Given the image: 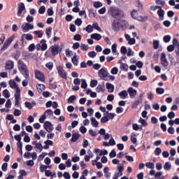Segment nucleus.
Returning a JSON list of instances; mask_svg holds the SVG:
<instances>
[{
  "mask_svg": "<svg viewBox=\"0 0 179 179\" xmlns=\"http://www.w3.org/2000/svg\"><path fill=\"white\" fill-rule=\"evenodd\" d=\"M158 122H159V120L155 117H151L152 124H157Z\"/></svg>",
  "mask_w": 179,
  "mask_h": 179,
  "instance_id": "obj_61",
  "label": "nucleus"
},
{
  "mask_svg": "<svg viewBox=\"0 0 179 179\" xmlns=\"http://www.w3.org/2000/svg\"><path fill=\"white\" fill-rule=\"evenodd\" d=\"M79 139V134H73L71 138V142H76Z\"/></svg>",
  "mask_w": 179,
  "mask_h": 179,
  "instance_id": "obj_30",
  "label": "nucleus"
},
{
  "mask_svg": "<svg viewBox=\"0 0 179 179\" xmlns=\"http://www.w3.org/2000/svg\"><path fill=\"white\" fill-rule=\"evenodd\" d=\"M35 77L41 82H45V76H44V73L39 70H35Z\"/></svg>",
  "mask_w": 179,
  "mask_h": 179,
  "instance_id": "obj_6",
  "label": "nucleus"
},
{
  "mask_svg": "<svg viewBox=\"0 0 179 179\" xmlns=\"http://www.w3.org/2000/svg\"><path fill=\"white\" fill-rule=\"evenodd\" d=\"M66 57H71V55H73V52L69 49H66Z\"/></svg>",
  "mask_w": 179,
  "mask_h": 179,
  "instance_id": "obj_47",
  "label": "nucleus"
},
{
  "mask_svg": "<svg viewBox=\"0 0 179 179\" xmlns=\"http://www.w3.org/2000/svg\"><path fill=\"white\" fill-rule=\"evenodd\" d=\"M164 170L169 171L171 169V164L170 162H166L165 165L164 166Z\"/></svg>",
  "mask_w": 179,
  "mask_h": 179,
  "instance_id": "obj_36",
  "label": "nucleus"
},
{
  "mask_svg": "<svg viewBox=\"0 0 179 179\" xmlns=\"http://www.w3.org/2000/svg\"><path fill=\"white\" fill-rule=\"evenodd\" d=\"M15 39V36H12L11 37L8 38L4 43V45H9V44L12 43V41Z\"/></svg>",
  "mask_w": 179,
  "mask_h": 179,
  "instance_id": "obj_25",
  "label": "nucleus"
},
{
  "mask_svg": "<svg viewBox=\"0 0 179 179\" xmlns=\"http://www.w3.org/2000/svg\"><path fill=\"white\" fill-rule=\"evenodd\" d=\"M115 2L119 6H122V5L124 3V0H115Z\"/></svg>",
  "mask_w": 179,
  "mask_h": 179,
  "instance_id": "obj_48",
  "label": "nucleus"
},
{
  "mask_svg": "<svg viewBox=\"0 0 179 179\" xmlns=\"http://www.w3.org/2000/svg\"><path fill=\"white\" fill-rule=\"evenodd\" d=\"M169 3L171 6H175L174 9L179 10V3L176 4L175 0H169Z\"/></svg>",
  "mask_w": 179,
  "mask_h": 179,
  "instance_id": "obj_21",
  "label": "nucleus"
},
{
  "mask_svg": "<svg viewBox=\"0 0 179 179\" xmlns=\"http://www.w3.org/2000/svg\"><path fill=\"white\" fill-rule=\"evenodd\" d=\"M51 51L53 55H57V54H58V51H59V48L58 45H53L51 47Z\"/></svg>",
  "mask_w": 179,
  "mask_h": 179,
  "instance_id": "obj_18",
  "label": "nucleus"
},
{
  "mask_svg": "<svg viewBox=\"0 0 179 179\" xmlns=\"http://www.w3.org/2000/svg\"><path fill=\"white\" fill-rule=\"evenodd\" d=\"M106 87L108 89V92H109V93H113V92H114V85L113 84L107 83L106 84Z\"/></svg>",
  "mask_w": 179,
  "mask_h": 179,
  "instance_id": "obj_16",
  "label": "nucleus"
},
{
  "mask_svg": "<svg viewBox=\"0 0 179 179\" xmlns=\"http://www.w3.org/2000/svg\"><path fill=\"white\" fill-rule=\"evenodd\" d=\"M21 29L23 30V31H29V30H33V29H34V25L29 22H24L21 27Z\"/></svg>",
  "mask_w": 179,
  "mask_h": 179,
  "instance_id": "obj_8",
  "label": "nucleus"
},
{
  "mask_svg": "<svg viewBox=\"0 0 179 179\" xmlns=\"http://www.w3.org/2000/svg\"><path fill=\"white\" fill-rule=\"evenodd\" d=\"M24 40H33V36L31 34H23L22 36V44L24 45Z\"/></svg>",
  "mask_w": 179,
  "mask_h": 179,
  "instance_id": "obj_15",
  "label": "nucleus"
},
{
  "mask_svg": "<svg viewBox=\"0 0 179 179\" xmlns=\"http://www.w3.org/2000/svg\"><path fill=\"white\" fill-rule=\"evenodd\" d=\"M156 3L157 5L164 6L166 4V1H164V0H156Z\"/></svg>",
  "mask_w": 179,
  "mask_h": 179,
  "instance_id": "obj_51",
  "label": "nucleus"
},
{
  "mask_svg": "<svg viewBox=\"0 0 179 179\" xmlns=\"http://www.w3.org/2000/svg\"><path fill=\"white\" fill-rule=\"evenodd\" d=\"M45 156H47V153L45 152H43L41 155H39L38 158V162H41V160H43L45 157Z\"/></svg>",
  "mask_w": 179,
  "mask_h": 179,
  "instance_id": "obj_41",
  "label": "nucleus"
},
{
  "mask_svg": "<svg viewBox=\"0 0 179 179\" xmlns=\"http://www.w3.org/2000/svg\"><path fill=\"white\" fill-rule=\"evenodd\" d=\"M94 8H101V6H103V4L99 1H95L94 3Z\"/></svg>",
  "mask_w": 179,
  "mask_h": 179,
  "instance_id": "obj_43",
  "label": "nucleus"
},
{
  "mask_svg": "<svg viewBox=\"0 0 179 179\" xmlns=\"http://www.w3.org/2000/svg\"><path fill=\"white\" fill-rule=\"evenodd\" d=\"M89 134L91 135V136H97V132L93 131L92 129L89 130Z\"/></svg>",
  "mask_w": 179,
  "mask_h": 179,
  "instance_id": "obj_58",
  "label": "nucleus"
},
{
  "mask_svg": "<svg viewBox=\"0 0 179 179\" xmlns=\"http://www.w3.org/2000/svg\"><path fill=\"white\" fill-rule=\"evenodd\" d=\"M78 57L77 55H74L73 57L71 59V62L75 65L76 66H78Z\"/></svg>",
  "mask_w": 179,
  "mask_h": 179,
  "instance_id": "obj_31",
  "label": "nucleus"
},
{
  "mask_svg": "<svg viewBox=\"0 0 179 179\" xmlns=\"http://www.w3.org/2000/svg\"><path fill=\"white\" fill-rule=\"evenodd\" d=\"M109 15L115 19L124 17V11L121 9L114 8L113 7L109 8Z\"/></svg>",
  "mask_w": 179,
  "mask_h": 179,
  "instance_id": "obj_2",
  "label": "nucleus"
},
{
  "mask_svg": "<svg viewBox=\"0 0 179 179\" xmlns=\"http://www.w3.org/2000/svg\"><path fill=\"white\" fill-rule=\"evenodd\" d=\"M93 40H96V41L101 40V35L100 34H91V38L87 39L88 44H93Z\"/></svg>",
  "mask_w": 179,
  "mask_h": 179,
  "instance_id": "obj_5",
  "label": "nucleus"
},
{
  "mask_svg": "<svg viewBox=\"0 0 179 179\" xmlns=\"http://www.w3.org/2000/svg\"><path fill=\"white\" fill-rule=\"evenodd\" d=\"M58 73L61 78H64V79H66V72L64 69L61 66H59L57 68Z\"/></svg>",
  "mask_w": 179,
  "mask_h": 179,
  "instance_id": "obj_12",
  "label": "nucleus"
},
{
  "mask_svg": "<svg viewBox=\"0 0 179 179\" xmlns=\"http://www.w3.org/2000/svg\"><path fill=\"white\" fill-rule=\"evenodd\" d=\"M48 169V166L45 165L41 164L40 166V170L41 173H44V170H46Z\"/></svg>",
  "mask_w": 179,
  "mask_h": 179,
  "instance_id": "obj_59",
  "label": "nucleus"
},
{
  "mask_svg": "<svg viewBox=\"0 0 179 179\" xmlns=\"http://www.w3.org/2000/svg\"><path fill=\"white\" fill-rule=\"evenodd\" d=\"M14 131H20V125L19 124H15L13 127Z\"/></svg>",
  "mask_w": 179,
  "mask_h": 179,
  "instance_id": "obj_64",
  "label": "nucleus"
},
{
  "mask_svg": "<svg viewBox=\"0 0 179 179\" xmlns=\"http://www.w3.org/2000/svg\"><path fill=\"white\" fill-rule=\"evenodd\" d=\"M104 89H105L104 83H103L102 85H99L96 87V91L97 92V93H100V92H104Z\"/></svg>",
  "mask_w": 179,
  "mask_h": 179,
  "instance_id": "obj_20",
  "label": "nucleus"
},
{
  "mask_svg": "<svg viewBox=\"0 0 179 179\" xmlns=\"http://www.w3.org/2000/svg\"><path fill=\"white\" fill-rule=\"evenodd\" d=\"M157 15L159 16V20H163L164 19V11L160 7L159 10L157 11Z\"/></svg>",
  "mask_w": 179,
  "mask_h": 179,
  "instance_id": "obj_19",
  "label": "nucleus"
},
{
  "mask_svg": "<svg viewBox=\"0 0 179 179\" xmlns=\"http://www.w3.org/2000/svg\"><path fill=\"white\" fill-rule=\"evenodd\" d=\"M155 155L156 156H159V155H160V153H162V148H157L154 152Z\"/></svg>",
  "mask_w": 179,
  "mask_h": 179,
  "instance_id": "obj_44",
  "label": "nucleus"
},
{
  "mask_svg": "<svg viewBox=\"0 0 179 179\" xmlns=\"http://www.w3.org/2000/svg\"><path fill=\"white\" fill-rule=\"evenodd\" d=\"M121 176H122V173L117 172L115 174V177L113 178V179H118V178Z\"/></svg>",
  "mask_w": 179,
  "mask_h": 179,
  "instance_id": "obj_63",
  "label": "nucleus"
},
{
  "mask_svg": "<svg viewBox=\"0 0 179 179\" xmlns=\"http://www.w3.org/2000/svg\"><path fill=\"white\" fill-rule=\"evenodd\" d=\"M24 9H26V7H24V3H20L18 6V11L17 13V16H22V13L23 12V10H24Z\"/></svg>",
  "mask_w": 179,
  "mask_h": 179,
  "instance_id": "obj_14",
  "label": "nucleus"
},
{
  "mask_svg": "<svg viewBox=\"0 0 179 179\" xmlns=\"http://www.w3.org/2000/svg\"><path fill=\"white\" fill-rule=\"evenodd\" d=\"M92 29H95V30H98V31H101V28L99 27V24L97 22L93 24Z\"/></svg>",
  "mask_w": 179,
  "mask_h": 179,
  "instance_id": "obj_35",
  "label": "nucleus"
},
{
  "mask_svg": "<svg viewBox=\"0 0 179 179\" xmlns=\"http://www.w3.org/2000/svg\"><path fill=\"white\" fill-rule=\"evenodd\" d=\"M174 117H176V113H174V112H170L168 114V118H169V120L174 118Z\"/></svg>",
  "mask_w": 179,
  "mask_h": 179,
  "instance_id": "obj_57",
  "label": "nucleus"
},
{
  "mask_svg": "<svg viewBox=\"0 0 179 179\" xmlns=\"http://www.w3.org/2000/svg\"><path fill=\"white\" fill-rule=\"evenodd\" d=\"M34 34H35V36H37L38 38H41V37H43V34L41 31H34Z\"/></svg>",
  "mask_w": 179,
  "mask_h": 179,
  "instance_id": "obj_39",
  "label": "nucleus"
},
{
  "mask_svg": "<svg viewBox=\"0 0 179 179\" xmlns=\"http://www.w3.org/2000/svg\"><path fill=\"white\" fill-rule=\"evenodd\" d=\"M156 169L157 170H158V171H160V170H162L163 169V166L162 165L161 163H157L156 164Z\"/></svg>",
  "mask_w": 179,
  "mask_h": 179,
  "instance_id": "obj_56",
  "label": "nucleus"
},
{
  "mask_svg": "<svg viewBox=\"0 0 179 179\" xmlns=\"http://www.w3.org/2000/svg\"><path fill=\"white\" fill-rule=\"evenodd\" d=\"M5 106L6 107V108H10V107H12V101H10V99H8L6 101Z\"/></svg>",
  "mask_w": 179,
  "mask_h": 179,
  "instance_id": "obj_40",
  "label": "nucleus"
},
{
  "mask_svg": "<svg viewBox=\"0 0 179 179\" xmlns=\"http://www.w3.org/2000/svg\"><path fill=\"white\" fill-rule=\"evenodd\" d=\"M108 117L103 116L101 118V124H106V122H108Z\"/></svg>",
  "mask_w": 179,
  "mask_h": 179,
  "instance_id": "obj_38",
  "label": "nucleus"
},
{
  "mask_svg": "<svg viewBox=\"0 0 179 179\" xmlns=\"http://www.w3.org/2000/svg\"><path fill=\"white\" fill-rule=\"evenodd\" d=\"M131 17L136 19V20H138V22H146L148 20L147 16L138 15L137 10H133L131 12Z\"/></svg>",
  "mask_w": 179,
  "mask_h": 179,
  "instance_id": "obj_4",
  "label": "nucleus"
},
{
  "mask_svg": "<svg viewBox=\"0 0 179 179\" xmlns=\"http://www.w3.org/2000/svg\"><path fill=\"white\" fill-rule=\"evenodd\" d=\"M130 97H134L136 96V90H134V88H129L127 90Z\"/></svg>",
  "mask_w": 179,
  "mask_h": 179,
  "instance_id": "obj_22",
  "label": "nucleus"
},
{
  "mask_svg": "<svg viewBox=\"0 0 179 179\" xmlns=\"http://www.w3.org/2000/svg\"><path fill=\"white\" fill-rule=\"evenodd\" d=\"M6 69H13V62L8 61L5 66Z\"/></svg>",
  "mask_w": 179,
  "mask_h": 179,
  "instance_id": "obj_23",
  "label": "nucleus"
},
{
  "mask_svg": "<svg viewBox=\"0 0 179 179\" xmlns=\"http://www.w3.org/2000/svg\"><path fill=\"white\" fill-rule=\"evenodd\" d=\"M18 68L22 75L24 76L26 79H27L29 76V69H27V66H26V64L23 63V62L19 60L18 61Z\"/></svg>",
  "mask_w": 179,
  "mask_h": 179,
  "instance_id": "obj_3",
  "label": "nucleus"
},
{
  "mask_svg": "<svg viewBox=\"0 0 179 179\" xmlns=\"http://www.w3.org/2000/svg\"><path fill=\"white\" fill-rule=\"evenodd\" d=\"M145 166L148 169H150L151 170H153L155 169V164L152 162H147L145 163Z\"/></svg>",
  "mask_w": 179,
  "mask_h": 179,
  "instance_id": "obj_33",
  "label": "nucleus"
},
{
  "mask_svg": "<svg viewBox=\"0 0 179 179\" xmlns=\"http://www.w3.org/2000/svg\"><path fill=\"white\" fill-rule=\"evenodd\" d=\"M156 92H157V94H163V93H164V89L157 88Z\"/></svg>",
  "mask_w": 179,
  "mask_h": 179,
  "instance_id": "obj_52",
  "label": "nucleus"
},
{
  "mask_svg": "<svg viewBox=\"0 0 179 179\" xmlns=\"http://www.w3.org/2000/svg\"><path fill=\"white\" fill-rule=\"evenodd\" d=\"M75 24H76V26H80V24H82V20L80 18L76 19L75 21Z\"/></svg>",
  "mask_w": 179,
  "mask_h": 179,
  "instance_id": "obj_60",
  "label": "nucleus"
},
{
  "mask_svg": "<svg viewBox=\"0 0 179 179\" xmlns=\"http://www.w3.org/2000/svg\"><path fill=\"white\" fill-rule=\"evenodd\" d=\"M45 66L46 68H48L50 71H51V69H52L54 67V64H52V62H48L45 64Z\"/></svg>",
  "mask_w": 179,
  "mask_h": 179,
  "instance_id": "obj_46",
  "label": "nucleus"
},
{
  "mask_svg": "<svg viewBox=\"0 0 179 179\" xmlns=\"http://www.w3.org/2000/svg\"><path fill=\"white\" fill-rule=\"evenodd\" d=\"M132 128H133L134 131H139V129H141V131H142V127L138 125V124H136V123L133 124Z\"/></svg>",
  "mask_w": 179,
  "mask_h": 179,
  "instance_id": "obj_27",
  "label": "nucleus"
},
{
  "mask_svg": "<svg viewBox=\"0 0 179 179\" xmlns=\"http://www.w3.org/2000/svg\"><path fill=\"white\" fill-rule=\"evenodd\" d=\"M63 176L66 179H71V175H69V173H68V172H64Z\"/></svg>",
  "mask_w": 179,
  "mask_h": 179,
  "instance_id": "obj_62",
  "label": "nucleus"
},
{
  "mask_svg": "<svg viewBox=\"0 0 179 179\" xmlns=\"http://www.w3.org/2000/svg\"><path fill=\"white\" fill-rule=\"evenodd\" d=\"M45 115V117H51V115H52V110H50V109H48L45 112V113H44V115Z\"/></svg>",
  "mask_w": 179,
  "mask_h": 179,
  "instance_id": "obj_34",
  "label": "nucleus"
},
{
  "mask_svg": "<svg viewBox=\"0 0 179 179\" xmlns=\"http://www.w3.org/2000/svg\"><path fill=\"white\" fill-rule=\"evenodd\" d=\"M161 62H162V65H163V66H169V62L167 61V59L166 58V53L162 52L161 54Z\"/></svg>",
  "mask_w": 179,
  "mask_h": 179,
  "instance_id": "obj_11",
  "label": "nucleus"
},
{
  "mask_svg": "<svg viewBox=\"0 0 179 179\" xmlns=\"http://www.w3.org/2000/svg\"><path fill=\"white\" fill-rule=\"evenodd\" d=\"M26 20H27V22H28V23H31V22H33V20H34V17H33L31 15H27L26 17Z\"/></svg>",
  "mask_w": 179,
  "mask_h": 179,
  "instance_id": "obj_45",
  "label": "nucleus"
},
{
  "mask_svg": "<svg viewBox=\"0 0 179 179\" xmlns=\"http://www.w3.org/2000/svg\"><path fill=\"white\" fill-rule=\"evenodd\" d=\"M143 96V94H141L138 96V99L136 101H134L132 104H131V107L132 108H136V107H138V105H140L141 103H142V97Z\"/></svg>",
  "mask_w": 179,
  "mask_h": 179,
  "instance_id": "obj_10",
  "label": "nucleus"
},
{
  "mask_svg": "<svg viewBox=\"0 0 179 179\" xmlns=\"http://www.w3.org/2000/svg\"><path fill=\"white\" fill-rule=\"evenodd\" d=\"M45 87V86L43 84H38L36 85V89L39 93H41L43 92V90Z\"/></svg>",
  "mask_w": 179,
  "mask_h": 179,
  "instance_id": "obj_26",
  "label": "nucleus"
},
{
  "mask_svg": "<svg viewBox=\"0 0 179 179\" xmlns=\"http://www.w3.org/2000/svg\"><path fill=\"white\" fill-rule=\"evenodd\" d=\"M99 76L103 80H107L108 78V72H107V70L106 69H101L99 71Z\"/></svg>",
  "mask_w": 179,
  "mask_h": 179,
  "instance_id": "obj_7",
  "label": "nucleus"
},
{
  "mask_svg": "<svg viewBox=\"0 0 179 179\" xmlns=\"http://www.w3.org/2000/svg\"><path fill=\"white\" fill-rule=\"evenodd\" d=\"M44 12H45V7L44 6H42L38 10V13H40L41 15H43Z\"/></svg>",
  "mask_w": 179,
  "mask_h": 179,
  "instance_id": "obj_50",
  "label": "nucleus"
},
{
  "mask_svg": "<svg viewBox=\"0 0 179 179\" xmlns=\"http://www.w3.org/2000/svg\"><path fill=\"white\" fill-rule=\"evenodd\" d=\"M3 95L6 99H9V97H10V94L8 90H4L3 91Z\"/></svg>",
  "mask_w": 179,
  "mask_h": 179,
  "instance_id": "obj_32",
  "label": "nucleus"
},
{
  "mask_svg": "<svg viewBox=\"0 0 179 179\" xmlns=\"http://www.w3.org/2000/svg\"><path fill=\"white\" fill-rule=\"evenodd\" d=\"M91 87H96L97 86V80H93L90 83Z\"/></svg>",
  "mask_w": 179,
  "mask_h": 179,
  "instance_id": "obj_49",
  "label": "nucleus"
},
{
  "mask_svg": "<svg viewBox=\"0 0 179 179\" xmlns=\"http://www.w3.org/2000/svg\"><path fill=\"white\" fill-rule=\"evenodd\" d=\"M43 128L47 131V132H52V131H54V127L52 126V124L50 122H45L43 124Z\"/></svg>",
  "mask_w": 179,
  "mask_h": 179,
  "instance_id": "obj_9",
  "label": "nucleus"
},
{
  "mask_svg": "<svg viewBox=\"0 0 179 179\" xmlns=\"http://www.w3.org/2000/svg\"><path fill=\"white\" fill-rule=\"evenodd\" d=\"M120 27H128V22L124 20H122L120 21Z\"/></svg>",
  "mask_w": 179,
  "mask_h": 179,
  "instance_id": "obj_29",
  "label": "nucleus"
},
{
  "mask_svg": "<svg viewBox=\"0 0 179 179\" xmlns=\"http://www.w3.org/2000/svg\"><path fill=\"white\" fill-rule=\"evenodd\" d=\"M85 30L87 33H92L93 31V26L92 25H88L86 28Z\"/></svg>",
  "mask_w": 179,
  "mask_h": 179,
  "instance_id": "obj_42",
  "label": "nucleus"
},
{
  "mask_svg": "<svg viewBox=\"0 0 179 179\" xmlns=\"http://www.w3.org/2000/svg\"><path fill=\"white\" fill-rule=\"evenodd\" d=\"M138 122L141 124V125H143V127H148V122H146V120H145V119H143L142 117L138 120Z\"/></svg>",
  "mask_w": 179,
  "mask_h": 179,
  "instance_id": "obj_28",
  "label": "nucleus"
},
{
  "mask_svg": "<svg viewBox=\"0 0 179 179\" xmlns=\"http://www.w3.org/2000/svg\"><path fill=\"white\" fill-rule=\"evenodd\" d=\"M8 85L11 89L15 90V106H19L20 104V88H19L17 83L14 80H10L8 82Z\"/></svg>",
  "mask_w": 179,
  "mask_h": 179,
  "instance_id": "obj_1",
  "label": "nucleus"
},
{
  "mask_svg": "<svg viewBox=\"0 0 179 179\" xmlns=\"http://www.w3.org/2000/svg\"><path fill=\"white\" fill-rule=\"evenodd\" d=\"M118 96H120V99H125L127 96H128V92L127 91H122L118 94Z\"/></svg>",
  "mask_w": 179,
  "mask_h": 179,
  "instance_id": "obj_24",
  "label": "nucleus"
},
{
  "mask_svg": "<svg viewBox=\"0 0 179 179\" xmlns=\"http://www.w3.org/2000/svg\"><path fill=\"white\" fill-rule=\"evenodd\" d=\"M81 82H82L81 83L82 89H86V87H87V83H86V80L82 79Z\"/></svg>",
  "mask_w": 179,
  "mask_h": 179,
  "instance_id": "obj_37",
  "label": "nucleus"
},
{
  "mask_svg": "<svg viewBox=\"0 0 179 179\" xmlns=\"http://www.w3.org/2000/svg\"><path fill=\"white\" fill-rule=\"evenodd\" d=\"M96 55H97V53H96V52L94 51L88 52V56L90 57L91 58H94Z\"/></svg>",
  "mask_w": 179,
  "mask_h": 179,
  "instance_id": "obj_55",
  "label": "nucleus"
},
{
  "mask_svg": "<svg viewBox=\"0 0 179 179\" xmlns=\"http://www.w3.org/2000/svg\"><path fill=\"white\" fill-rule=\"evenodd\" d=\"M112 27L115 31H117V30H120V29H121L120 21H114L112 24Z\"/></svg>",
  "mask_w": 179,
  "mask_h": 179,
  "instance_id": "obj_13",
  "label": "nucleus"
},
{
  "mask_svg": "<svg viewBox=\"0 0 179 179\" xmlns=\"http://www.w3.org/2000/svg\"><path fill=\"white\" fill-rule=\"evenodd\" d=\"M90 121L91 125H92V127H94V128H97V127H99V122L97 121V120H96V117H91Z\"/></svg>",
  "mask_w": 179,
  "mask_h": 179,
  "instance_id": "obj_17",
  "label": "nucleus"
},
{
  "mask_svg": "<svg viewBox=\"0 0 179 179\" xmlns=\"http://www.w3.org/2000/svg\"><path fill=\"white\" fill-rule=\"evenodd\" d=\"M20 114H22V111H20V110L19 109H15L14 111V115L15 117H19V115H20Z\"/></svg>",
  "mask_w": 179,
  "mask_h": 179,
  "instance_id": "obj_53",
  "label": "nucleus"
},
{
  "mask_svg": "<svg viewBox=\"0 0 179 179\" xmlns=\"http://www.w3.org/2000/svg\"><path fill=\"white\" fill-rule=\"evenodd\" d=\"M109 156L111 159L115 157V156H117V152H115V150H112L111 152L109 154Z\"/></svg>",
  "mask_w": 179,
  "mask_h": 179,
  "instance_id": "obj_54",
  "label": "nucleus"
}]
</instances>
